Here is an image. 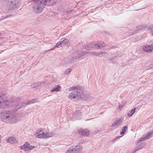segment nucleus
Returning <instances> with one entry per match:
<instances>
[{"label":"nucleus","instance_id":"11","mask_svg":"<svg viewBox=\"0 0 153 153\" xmlns=\"http://www.w3.org/2000/svg\"><path fill=\"white\" fill-rule=\"evenodd\" d=\"M153 133V131L152 132H149L143 135L142 137L140 138V141H143L149 139L152 137Z\"/></svg>","mask_w":153,"mask_h":153},{"label":"nucleus","instance_id":"15","mask_svg":"<svg viewBox=\"0 0 153 153\" xmlns=\"http://www.w3.org/2000/svg\"><path fill=\"white\" fill-rule=\"evenodd\" d=\"M86 52L82 53L81 56L78 55L75 57H73L72 59L73 62L76 61L81 59V57L85 54Z\"/></svg>","mask_w":153,"mask_h":153},{"label":"nucleus","instance_id":"4","mask_svg":"<svg viewBox=\"0 0 153 153\" xmlns=\"http://www.w3.org/2000/svg\"><path fill=\"white\" fill-rule=\"evenodd\" d=\"M19 5L18 0H8L7 6L4 7V8L9 11L16 10Z\"/></svg>","mask_w":153,"mask_h":153},{"label":"nucleus","instance_id":"5","mask_svg":"<svg viewBox=\"0 0 153 153\" xmlns=\"http://www.w3.org/2000/svg\"><path fill=\"white\" fill-rule=\"evenodd\" d=\"M5 95L2 92H0V108H5L9 105V102L7 100L4 99Z\"/></svg>","mask_w":153,"mask_h":153},{"label":"nucleus","instance_id":"34","mask_svg":"<svg viewBox=\"0 0 153 153\" xmlns=\"http://www.w3.org/2000/svg\"><path fill=\"white\" fill-rule=\"evenodd\" d=\"M150 67H151V68H152V65L151 66H150Z\"/></svg>","mask_w":153,"mask_h":153},{"label":"nucleus","instance_id":"28","mask_svg":"<svg viewBox=\"0 0 153 153\" xmlns=\"http://www.w3.org/2000/svg\"><path fill=\"white\" fill-rule=\"evenodd\" d=\"M62 42H60H60H58L55 45V47H58V46H59V45H61V46H62Z\"/></svg>","mask_w":153,"mask_h":153},{"label":"nucleus","instance_id":"2","mask_svg":"<svg viewBox=\"0 0 153 153\" xmlns=\"http://www.w3.org/2000/svg\"><path fill=\"white\" fill-rule=\"evenodd\" d=\"M23 116V114L16 115L9 111H4L1 113V119L4 122L12 124L21 120V117Z\"/></svg>","mask_w":153,"mask_h":153},{"label":"nucleus","instance_id":"1","mask_svg":"<svg viewBox=\"0 0 153 153\" xmlns=\"http://www.w3.org/2000/svg\"><path fill=\"white\" fill-rule=\"evenodd\" d=\"M34 2H36L33 6V11L36 13H41L45 6H51L55 4L54 0H32Z\"/></svg>","mask_w":153,"mask_h":153},{"label":"nucleus","instance_id":"17","mask_svg":"<svg viewBox=\"0 0 153 153\" xmlns=\"http://www.w3.org/2000/svg\"><path fill=\"white\" fill-rule=\"evenodd\" d=\"M117 56H116V55L115 56H113L112 57L108 59V62L111 63H114L116 62V59H118L117 58Z\"/></svg>","mask_w":153,"mask_h":153},{"label":"nucleus","instance_id":"16","mask_svg":"<svg viewBox=\"0 0 153 153\" xmlns=\"http://www.w3.org/2000/svg\"><path fill=\"white\" fill-rule=\"evenodd\" d=\"M8 142L13 144L17 143V141L15 137H10L8 139Z\"/></svg>","mask_w":153,"mask_h":153},{"label":"nucleus","instance_id":"18","mask_svg":"<svg viewBox=\"0 0 153 153\" xmlns=\"http://www.w3.org/2000/svg\"><path fill=\"white\" fill-rule=\"evenodd\" d=\"M61 90V87L59 85H58L52 89L51 90V92L56 91L57 92L60 91Z\"/></svg>","mask_w":153,"mask_h":153},{"label":"nucleus","instance_id":"23","mask_svg":"<svg viewBox=\"0 0 153 153\" xmlns=\"http://www.w3.org/2000/svg\"><path fill=\"white\" fill-rule=\"evenodd\" d=\"M136 108H134L132 109L128 113V115L129 117L131 116L133 114L135 111Z\"/></svg>","mask_w":153,"mask_h":153},{"label":"nucleus","instance_id":"14","mask_svg":"<svg viewBox=\"0 0 153 153\" xmlns=\"http://www.w3.org/2000/svg\"><path fill=\"white\" fill-rule=\"evenodd\" d=\"M92 55H94V56H97L99 57H103L105 56L106 57V56H108V54L105 52L103 53H97L95 52H92Z\"/></svg>","mask_w":153,"mask_h":153},{"label":"nucleus","instance_id":"20","mask_svg":"<svg viewBox=\"0 0 153 153\" xmlns=\"http://www.w3.org/2000/svg\"><path fill=\"white\" fill-rule=\"evenodd\" d=\"M143 49L144 51L150 53L152 52V51H150L151 50L150 48L149 45H147L145 46L143 48Z\"/></svg>","mask_w":153,"mask_h":153},{"label":"nucleus","instance_id":"8","mask_svg":"<svg viewBox=\"0 0 153 153\" xmlns=\"http://www.w3.org/2000/svg\"><path fill=\"white\" fill-rule=\"evenodd\" d=\"M37 102V100H33L28 102L25 103H22L21 104H18L16 105V109H19L20 108H22L23 107H25L28 105Z\"/></svg>","mask_w":153,"mask_h":153},{"label":"nucleus","instance_id":"13","mask_svg":"<svg viewBox=\"0 0 153 153\" xmlns=\"http://www.w3.org/2000/svg\"><path fill=\"white\" fill-rule=\"evenodd\" d=\"M81 111H76L73 115V117H75L76 119L79 120L81 117Z\"/></svg>","mask_w":153,"mask_h":153},{"label":"nucleus","instance_id":"30","mask_svg":"<svg viewBox=\"0 0 153 153\" xmlns=\"http://www.w3.org/2000/svg\"><path fill=\"white\" fill-rule=\"evenodd\" d=\"M150 48H151L150 51H152V52L153 51V44H152L151 45H149Z\"/></svg>","mask_w":153,"mask_h":153},{"label":"nucleus","instance_id":"33","mask_svg":"<svg viewBox=\"0 0 153 153\" xmlns=\"http://www.w3.org/2000/svg\"><path fill=\"white\" fill-rule=\"evenodd\" d=\"M39 84H40V83H38V84H37V86H40V85H39Z\"/></svg>","mask_w":153,"mask_h":153},{"label":"nucleus","instance_id":"22","mask_svg":"<svg viewBox=\"0 0 153 153\" xmlns=\"http://www.w3.org/2000/svg\"><path fill=\"white\" fill-rule=\"evenodd\" d=\"M60 42H62V46L68 44L69 42V40L68 39L65 38L64 40L62 41H61Z\"/></svg>","mask_w":153,"mask_h":153},{"label":"nucleus","instance_id":"31","mask_svg":"<svg viewBox=\"0 0 153 153\" xmlns=\"http://www.w3.org/2000/svg\"><path fill=\"white\" fill-rule=\"evenodd\" d=\"M123 105H120L118 107V108L119 109H121V108H122L123 107Z\"/></svg>","mask_w":153,"mask_h":153},{"label":"nucleus","instance_id":"24","mask_svg":"<svg viewBox=\"0 0 153 153\" xmlns=\"http://www.w3.org/2000/svg\"><path fill=\"white\" fill-rule=\"evenodd\" d=\"M71 69L69 68L67 69L64 72V74H68L71 71Z\"/></svg>","mask_w":153,"mask_h":153},{"label":"nucleus","instance_id":"29","mask_svg":"<svg viewBox=\"0 0 153 153\" xmlns=\"http://www.w3.org/2000/svg\"><path fill=\"white\" fill-rule=\"evenodd\" d=\"M141 148L140 147H137L134 150V152L133 153H134L135 152L140 149Z\"/></svg>","mask_w":153,"mask_h":153},{"label":"nucleus","instance_id":"25","mask_svg":"<svg viewBox=\"0 0 153 153\" xmlns=\"http://www.w3.org/2000/svg\"><path fill=\"white\" fill-rule=\"evenodd\" d=\"M27 148H28V150L30 149H33L35 148L34 146H30L29 143L28 142V144H27Z\"/></svg>","mask_w":153,"mask_h":153},{"label":"nucleus","instance_id":"12","mask_svg":"<svg viewBox=\"0 0 153 153\" xmlns=\"http://www.w3.org/2000/svg\"><path fill=\"white\" fill-rule=\"evenodd\" d=\"M78 133L80 134L83 135H86L89 134V131L88 130L82 129H80L78 130Z\"/></svg>","mask_w":153,"mask_h":153},{"label":"nucleus","instance_id":"27","mask_svg":"<svg viewBox=\"0 0 153 153\" xmlns=\"http://www.w3.org/2000/svg\"><path fill=\"white\" fill-rule=\"evenodd\" d=\"M85 108L86 109V111H85V113H88L89 111V107L88 106H86L85 107Z\"/></svg>","mask_w":153,"mask_h":153},{"label":"nucleus","instance_id":"3","mask_svg":"<svg viewBox=\"0 0 153 153\" xmlns=\"http://www.w3.org/2000/svg\"><path fill=\"white\" fill-rule=\"evenodd\" d=\"M69 91H73V92L69 94L68 98L71 100H76L81 98L83 94L84 89L81 86L76 85L71 87Z\"/></svg>","mask_w":153,"mask_h":153},{"label":"nucleus","instance_id":"7","mask_svg":"<svg viewBox=\"0 0 153 153\" xmlns=\"http://www.w3.org/2000/svg\"><path fill=\"white\" fill-rule=\"evenodd\" d=\"M82 147L80 146H76L75 148H70L66 153H79L82 151Z\"/></svg>","mask_w":153,"mask_h":153},{"label":"nucleus","instance_id":"9","mask_svg":"<svg viewBox=\"0 0 153 153\" xmlns=\"http://www.w3.org/2000/svg\"><path fill=\"white\" fill-rule=\"evenodd\" d=\"M122 121L121 118L116 119L112 123L111 127L112 128V130L116 129L121 124Z\"/></svg>","mask_w":153,"mask_h":153},{"label":"nucleus","instance_id":"10","mask_svg":"<svg viewBox=\"0 0 153 153\" xmlns=\"http://www.w3.org/2000/svg\"><path fill=\"white\" fill-rule=\"evenodd\" d=\"M105 45L104 43L102 42H99L97 43L92 45L91 47L92 48H94L95 49H101L102 47H104Z\"/></svg>","mask_w":153,"mask_h":153},{"label":"nucleus","instance_id":"26","mask_svg":"<svg viewBox=\"0 0 153 153\" xmlns=\"http://www.w3.org/2000/svg\"><path fill=\"white\" fill-rule=\"evenodd\" d=\"M148 31L151 34L152 36H153V27L149 28L148 30Z\"/></svg>","mask_w":153,"mask_h":153},{"label":"nucleus","instance_id":"21","mask_svg":"<svg viewBox=\"0 0 153 153\" xmlns=\"http://www.w3.org/2000/svg\"><path fill=\"white\" fill-rule=\"evenodd\" d=\"M128 127L126 126H125L121 129V131L120 132L121 134H123L126 132Z\"/></svg>","mask_w":153,"mask_h":153},{"label":"nucleus","instance_id":"32","mask_svg":"<svg viewBox=\"0 0 153 153\" xmlns=\"http://www.w3.org/2000/svg\"><path fill=\"white\" fill-rule=\"evenodd\" d=\"M1 33H0V36H1ZM2 40V39L1 38H0V41H1Z\"/></svg>","mask_w":153,"mask_h":153},{"label":"nucleus","instance_id":"6","mask_svg":"<svg viewBox=\"0 0 153 153\" xmlns=\"http://www.w3.org/2000/svg\"><path fill=\"white\" fill-rule=\"evenodd\" d=\"M53 134L52 133H48V132H44L43 130H41L35 134V136L38 138L49 137L53 136Z\"/></svg>","mask_w":153,"mask_h":153},{"label":"nucleus","instance_id":"35","mask_svg":"<svg viewBox=\"0 0 153 153\" xmlns=\"http://www.w3.org/2000/svg\"><path fill=\"white\" fill-rule=\"evenodd\" d=\"M52 50V49H50L49 50Z\"/></svg>","mask_w":153,"mask_h":153},{"label":"nucleus","instance_id":"19","mask_svg":"<svg viewBox=\"0 0 153 153\" xmlns=\"http://www.w3.org/2000/svg\"><path fill=\"white\" fill-rule=\"evenodd\" d=\"M27 144H28V142H26L24 144L20 146V149L24 150H28Z\"/></svg>","mask_w":153,"mask_h":153}]
</instances>
